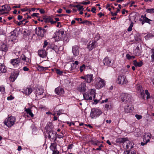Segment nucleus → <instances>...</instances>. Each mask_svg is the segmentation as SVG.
Wrapping results in <instances>:
<instances>
[{
    "mask_svg": "<svg viewBox=\"0 0 154 154\" xmlns=\"http://www.w3.org/2000/svg\"><path fill=\"white\" fill-rule=\"evenodd\" d=\"M57 133L51 130L48 131L46 136L48 138L51 142H54L57 138Z\"/></svg>",
    "mask_w": 154,
    "mask_h": 154,
    "instance_id": "obj_1",
    "label": "nucleus"
},
{
    "mask_svg": "<svg viewBox=\"0 0 154 154\" xmlns=\"http://www.w3.org/2000/svg\"><path fill=\"white\" fill-rule=\"evenodd\" d=\"M16 121L15 117L11 116L8 119H6L4 121V124L8 127H11L14 124Z\"/></svg>",
    "mask_w": 154,
    "mask_h": 154,
    "instance_id": "obj_2",
    "label": "nucleus"
},
{
    "mask_svg": "<svg viewBox=\"0 0 154 154\" xmlns=\"http://www.w3.org/2000/svg\"><path fill=\"white\" fill-rule=\"evenodd\" d=\"M105 81L100 78L98 77L95 79V84L97 88L100 89L102 88L105 85Z\"/></svg>",
    "mask_w": 154,
    "mask_h": 154,
    "instance_id": "obj_3",
    "label": "nucleus"
},
{
    "mask_svg": "<svg viewBox=\"0 0 154 154\" xmlns=\"http://www.w3.org/2000/svg\"><path fill=\"white\" fill-rule=\"evenodd\" d=\"M102 113L101 111L98 109L93 108L91 109L90 115V117L93 119L99 116Z\"/></svg>",
    "mask_w": 154,
    "mask_h": 154,
    "instance_id": "obj_4",
    "label": "nucleus"
},
{
    "mask_svg": "<svg viewBox=\"0 0 154 154\" xmlns=\"http://www.w3.org/2000/svg\"><path fill=\"white\" fill-rule=\"evenodd\" d=\"M117 82L119 84L124 85L126 84L128 81L125 76L123 75H121L118 76Z\"/></svg>",
    "mask_w": 154,
    "mask_h": 154,
    "instance_id": "obj_5",
    "label": "nucleus"
},
{
    "mask_svg": "<svg viewBox=\"0 0 154 154\" xmlns=\"http://www.w3.org/2000/svg\"><path fill=\"white\" fill-rule=\"evenodd\" d=\"M35 33L38 36L43 37L44 34L47 31V30L45 29H42L41 27H38V30L37 28L36 27L35 29Z\"/></svg>",
    "mask_w": 154,
    "mask_h": 154,
    "instance_id": "obj_6",
    "label": "nucleus"
},
{
    "mask_svg": "<svg viewBox=\"0 0 154 154\" xmlns=\"http://www.w3.org/2000/svg\"><path fill=\"white\" fill-rule=\"evenodd\" d=\"M132 100V98L130 94L125 93L123 94L122 100V102L125 101L127 103H129Z\"/></svg>",
    "mask_w": 154,
    "mask_h": 154,
    "instance_id": "obj_7",
    "label": "nucleus"
},
{
    "mask_svg": "<svg viewBox=\"0 0 154 154\" xmlns=\"http://www.w3.org/2000/svg\"><path fill=\"white\" fill-rule=\"evenodd\" d=\"M79 47L75 45L72 47V52L74 57L77 56L79 54Z\"/></svg>",
    "mask_w": 154,
    "mask_h": 154,
    "instance_id": "obj_8",
    "label": "nucleus"
},
{
    "mask_svg": "<svg viewBox=\"0 0 154 154\" xmlns=\"http://www.w3.org/2000/svg\"><path fill=\"white\" fill-rule=\"evenodd\" d=\"M83 96L85 100H92L93 97L94 98L95 97L94 93L91 92L89 94L86 93H84L83 94Z\"/></svg>",
    "mask_w": 154,
    "mask_h": 154,
    "instance_id": "obj_9",
    "label": "nucleus"
},
{
    "mask_svg": "<svg viewBox=\"0 0 154 154\" xmlns=\"http://www.w3.org/2000/svg\"><path fill=\"white\" fill-rule=\"evenodd\" d=\"M19 73V71H16L11 73L9 78L10 81L12 82H14L18 76Z\"/></svg>",
    "mask_w": 154,
    "mask_h": 154,
    "instance_id": "obj_10",
    "label": "nucleus"
},
{
    "mask_svg": "<svg viewBox=\"0 0 154 154\" xmlns=\"http://www.w3.org/2000/svg\"><path fill=\"white\" fill-rule=\"evenodd\" d=\"M77 89L80 92H85L86 89V85L84 82H82L77 87Z\"/></svg>",
    "mask_w": 154,
    "mask_h": 154,
    "instance_id": "obj_11",
    "label": "nucleus"
},
{
    "mask_svg": "<svg viewBox=\"0 0 154 154\" xmlns=\"http://www.w3.org/2000/svg\"><path fill=\"white\" fill-rule=\"evenodd\" d=\"M133 143L131 142L127 138L125 143L124 144V147L125 149H131L133 147Z\"/></svg>",
    "mask_w": 154,
    "mask_h": 154,
    "instance_id": "obj_12",
    "label": "nucleus"
},
{
    "mask_svg": "<svg viewBox=\"0 0 154 154\" xmlns=\"http://www.w3.org/2000/svg\"><path fill=\"white\" fill-rule=\"evenodd\" d=\"M11 63L14 67L18 66L20 63V60L19 58L11 60Z\"/></svg>",
    "mask_w": 154,
    "mask_h": 154,
    "instance_id": "obj_13",
    "label": "nucleus"
},
{
    "mask_svg": "<svg viewBox=\"0 0 154 154\" xmlns=\"http://www.w3.org/2000/svg\"><path fill=\"white\" fill-rule=\"evenodd\" d=\"M44 21L46 23H50L51 24L56 23V21H54L53 19L50 16H45L43 17Z\"/></svg>",
    "mask_w": 154,
    "mask_h": 154,
    "instance_id": "obj_14",
    "label": "nucleus"
},
{
    "mask_svg": "<svg viewBox=\"0 0 154 154\" xmlns=\"http://www.w3.org/2000/svg\"><path fill=\"white\" fill-rule=\"evenodd\" d=\"M55 93L58 95H63L64 93V89L61 87H58L55 90Z\"/></svg>",
    "mask_w": 154,
    "mask_h": 154,
    "instance_id": "obj_15",
    "label": "nucleus"
},
{
    "mask_svg": "<svg viewBox=\"0 0 154 154\" xmlns=\"http://www.w3.org/2000/svg\"><path fill=\"white\" fill-rule=\"evenodd\" d=\"M20 59L24 60V64L28 65L30 62V60L28 57H27L24 54H22L20 57Z\"/></svg>",
    "mask_w": 154,
    "mask_h": 154,
    "instance_id": "obj_16",
    "label": "nucleus"
},
{
    "mask_svg": "<svg viewBox=\"0 0 154 154\" xmlns=\"http://www.w3.org/2000/svg\"><path fill=\"white\" fill-rule=\"evenodd\" d=\"M103 63L105 66L110 67L112 64L111 61L109 60V57H106L103 60Z\"/></svg>",
    "mask_w": 154,
    "mask_h": 154,
    "instance_id": "obj_17",
    "label": "nucleus"
},
{
    "mask_svg": "<svg viewBox=\"0 0 154 154\" xmlns=\"http://www.w3.org/2000/svg\"><path fill=\"white\" fill-rule=\"evenodd\" d=\"M151 137L152 135L151 134L149 133H146L144 134L143 136V140L146 141L147 142H149Z\"/></svg>",
    "mask_w": 154,
    "mask_h": 154,
    "instance_id": "obj_18",
    "label": "nucleus"
},
{
    "mask_svg": "<svg viewBox=\"0 0 154 154\" xmlns=\"http://www.w3.org/2000/svg\"><path fill=\"white\" fill-rule=\"evenodd\" d=\"M38 54L42 57H45L47 56V53L45 50H41L38 51Z\"/></svg>",
    "mask_w": 154,
    "mask_h": 154,
    "instance_id": "obj_19",
    "label": "nucleus"
},
{
    "mask_svg": "<svg viewBox=\"0 0 154 154\" xmlns=\"http://www.w3.org/2000/svg\"><path fill=\"white\" fill-rule=\"evenodd\" d=\"M94 77L91 74L86 75V82L88 83H91L93 80Z\"/></svg>",
    "mask_w": 154,
    "mask_h": 154,
    "instance_id": "obj_20",
    "label": "nucleus"
},
{
    "mask_svg": "<svg viewBox=\"0 0 154 154\" xmlns=\"http://www.w3.org/2000/svg\"><path fill=\"white\" fill-rule=\"evenodd\" d=\"M2 9H0V11L2 12L4 11H8L11 10V8L10 6L8 5H3L2 6Z\"/></svg>",
    "mask_w": 154,
    "mask_h": 154,
    "instance_id": "obj_21",
    "label": "nucleus"
},
{
    "mask_svg": "<svg viewBox=\"0 0 154 154\" xmlns=\"http://www.w3.org/2000/svg\"><path fill=\"white\" fill-rule=\"evenodd\" d=\"M127 138H119L116 139V142L118 143H125Z\"/></svg>",
    "mask_w": 154,
    "mask_h": 154,
    "instance_id": "obj_22",
    "label": "nucleus"
},
{
    "mask_svg": "<svg viewBox=\"0 0 154 154\" xmlns=\"http://www.w3.org/2000/svg\"><path fill=\"white\" fill-rule=\"evenodd\" d=\"M43 90L42 88H36V91L35 94L36 96H37V95H41L43 93Z\"/></svg>",
    "mask_w": 154,
    "mask_h": 154,
    "instance_id": "obj_23",
    "label": "nucleus"
},
{
    "mask_svg": "<svg viewBox=\"0 0 154 154\" xmlns=\"http://www.w3.org/2000/svg\"><path fill=\"white\" fill-rule=\"evenodd\" d=\"M96 46V45L94 42H90L89 43L88 48L89 50H91L95 48Z\"/></svg>",
    "mask_w": 154,
    "mask_h": 154,
    "instance_id": "obj_24",
    "label": "nucleus"
},
{
    "mask_svg": "<svg viewBox=\"0 0 154 154\" xmlns=\"http://www.w3.org/2000/svg\"><path fill=\"white\" fill-rule=\"evenodd\" d=\"M137 89L138 91H139L140 92V94L143 96V98H144L145 94L142 87L140 85H137Z\"/></svg>",
    "mask_w": 154,
    "mask_h": 154,
    "instance_id": "obj_25",
    "label": "nucleus"
},
{
    "mask_svg": "<svg viewBox=\"0 0 154 154\" xmlns=\"http://www.w3.org/2000/svg\"><path fill=\"white\" fill-rule=\"evenodd\" d=\"M133 107L131 105H128L125 108V112L127 113L131 112L133 111Z\"/></svg>",
    "mask_w": 154,
    "mask_h": 154,
    "instance_id": "obj_26",
    "label": "nucleus"
},
{
    "mask_svg": "<svg viewBox=\"0 0 154 154\" xmlns=\"http://www.w3.org/2000/svg\"><path fill=\"white\" fill-rule=\"evenodd\" d=\"M11 35L10 36V39L12 41H13L16 38V34L14 32V31L11 32Z\"/></svg>",
    "mask_w": 154,
    "mask_h": 154,
    "instance_id": "obj_27",
    "label": "nucleus"
},
{
    "mask_svg": "<svg viewBox=\"0 0 154 154\" xmlns=\"http://www.w3.org/2000/svg\"><path fill=\"white\" fill-rule=\"evenodd\" d=\"M141 18L143 19V20L145 21V22L146 23H148L149 24H150V21H152V20L148 18L146 16V15L145 14L144 15H141Z\"/></svg>",
    "mask_w": 154,
    "mask_h": 154,
    "instance_id": "obj_28",
    "label": "nucleus"
},
{
    "mask_svg": "<svg viewBox=\"0 0 154 154\" xmlns=\"http://www.w3.org/2000/svg\"><path fill=\"white\" fill-rule=\"evenodd\" d=\"M53 128V125L52 123L51 122H49L48 123L47 125H46L45 128L46 129V130L48 131L51 130V129Z\"/></svg>",
    "mask_w": 154,
    "mask_h": 154,
    "instance_id": "obj_29",
    "label": "nucleus"
},
{
    "mask_svg": "<svg viewBox=\"0 0 154 154\" xmlns=\"http://www.w3.org/2000/svg\"><path fill=\"white\" fill-rule=\"evenodd\" d=\"M133 62V64L136 67H141L143 64L142 61H140L137 62L136 60H134Z\"/></svg>",
    "mask_w": 154,
    "mask_h": 154,
    "instance_id": "obj_30",
    "label": "nucleus"
},
{
    "mask_svg": "<svg viewBox=\"0 0 154 154\" xmlns=\"http://www.w3.org/2000/svg\"><path fill=\"white\" fill-rule=\"evenodd\" d=\"M50 149L52 151L56 150L57 149V144L55 143H51L50 147Z\"/></svg>",
    "mask_w": 154,
    "mask_h": 154,
    "instance_id": "obj_31",
    "label": "nucleus"
},
{
    "mask_svg": "<svg viewBox=\"0 0 154 154\" xmlns=\"http://www.w3.org/2000/svg\"><path fill=\"white\" fill-rule=\"evenodd\" d=\"M1 50L3 51L6 52L8 50V47L7 45L5 44L1 45L0 47Z\"/></svg>",
    "mask_w": 154,
    "mask_h": 154,
    "instance_id": "obj_32",
    "label": "nucleus"
},
{
    "mask_svg": "<svg viewBox=\"0 0 154 154\" xmlns=\"http://www.w3.org/2000/svg\"><path fill=\"white\" fill-rule=\"evenodd\" d=\"M25 111L27 114H29L31 117H33L34 115L32 113V111L29 108L26 109Z\"/></svg>",
    "mask_w": 154,
    "mask_h": 154,
    "instance_id": "obj_33",
    "label": "nucleus"
},
{
    "mask_svg": "<svg viewBox=\"0 0 154 154\" xmlns=\"http://www.w3.org/2000/svg\"><path fill=\"white\" fill-rule=\"evenodd\" d=\"M80 24H85V25L89 26L90 25H92V23L90 21H89L87 20H85L84 21L79 22Z\"/></svg>",
    "mask_w": 154,
    "mask_h": 154,
    "instance_id": "obj_34",
    "label": "nucleus"
},
{
    "mask_svg": "<svg viewBox=\"0 0 154 154\" xmlns=\"http://www.w3.org/2000/svg\"><path fill=\"white\" fill-rule=\"evenodd\" d=\"M25 94L27 95H29L32 92V90L31 88H27L25 90Z\"/></svg>",
    "mask_w": 154,
    "mask_h": 154,
    "instance_id": "obj_35",
    "label": "nucleus"
},
{
    "mask_svg": "<svg viewBox=\"0 0 154 154\" xmlns=\"http://www.w3.org/2000/svg\"><path fill=\"white\" fill-rule=\"evenodd\" d=\"M135 51L136 55L138 56L139 55L141 52V51L140 49V48L138 46L136 47Z\"/></svg>",
    "mask_w": 154,
    "mask_h": 154,
    "instance_id": "obj_36",
    "label": "nucleus"
},
{
    "mask_svg": "<svg viewBox=\"0 0 154 154\" xmlns=\"http://www.w3.org/2000/svg\"><path fill=\"white\" fill-rule=\"evenodd\" d=\"M91 142L93 145L95 146H97L100 143V142L97 140H92L91 141Z\"/></svg>",
    "mask_w": 154,
    "mask_h": 154,
    "instance_id": "obj_37",
    "label": "nucleus"
},
{
    "mask_svg": "<svg viewBox=\"0 0 154 154\" xmlns=\"http://www.w3.org/2000/svg\"><path fill=\"white\" fill-rule=\"evenodd\" d=\"M151 57L152 61H154V49H152L151 50Z\"/></svg>",
    "mask_w": 154,
    "mask_h": 154,
    "instance_id": "obj_38",
    "label": "nucleus"
},
{
    "mask_svg": "<svg viewBox=\"0 0 154 154\" xmlns=\"http://www.w3.org/2000/svg\"><path fill=\"white\" fill-rule=\"evenodd\" d=\"M79 64V62L77 61H75L74 63H72L71 64V67H77V66Z\"/></svg>",
    "mask_w": 154,
    "mask_h": 154,
    "instance_id": "obj_39",
    "label": "nucleus"
},
{
    "mask_svg": "<svg viewBox=\"0 0 154 154\" xmlns=\"http://www.w3.org/2000/svg\"><path fill=\"white\" fill-rule=\"evenodd\" d=\"M145 11L147 13H154V8H150L146 9Z\"/></svg>",
    "mask_w": 154,
    "mask_h": 154,
    "instance_id": "obj_40",
    "label": "nucleus"
},
{
    "mask_svg": "<svg viewBox=\"0 0 154 154\" xmlns=\"http://www.w3.org/2000/svg\"><path fill=\"white\" fill-rule=\"evenodd\" d=\"M97 146H98V148H97L96 149H95L94 148H93V150L96 149V150H97L100 151L102 149L101 148L102 147H103V145L102 144H100V143Z\"/></svg>",
    "mask_w": 154,
    "mask_h": 154,
    "instance_id": "obj_41",
    "label": "nucleus"
},
{
    "mask_svg": "<svg viewBox=\"0 0 154 154\" xmlns=\"http://www.w3.org/2000/svg\"><path fill=\"white\" fill-rule=\"evenodd\" d=\"M126 57L127 59H128V60L134 59L135 58L134 56H131L128 54H126Z\"/></svg>",
    "mask_w": 154,
    "mask_h": 154,
    "instance_id": "obj_42",
    "label": "nucleus"
},
{
    "mask_svg": "<svg viewBox=\"0 0 154 154\" xmlns=\"http://www.w3.org/2000/svg\"><path fill=\"white\" fill-rule=\"evenodd\" d=\"M124 154H136L135 153L134 151H125L124 152Z\"/></svg>",
    "mask_w": 154,
    "mask_h": 154,
    "instance_id": "obj_43",
    "label": "nucleus"
},
{
    "mask_svg": "<svg viewBox=\"0 0 154 154\" xmlns=\"http://www.w3.org/2000/svg\"><path fill=\"white\" fill-rule=\"evenodd\" d=\"M75 7L78 8L79 11H81V10H83V6H80L79 5H76L74 6Z\"/></svg>",
    "mask_w": 154,
    "mask_h": 154,
    "instance_id": "obj_44",
    "label": "nucleus"
},
{
    "mask_svg": "<svg viewBox=\"0 0 154 154\" xmlns=\"http://www.w3.org/2000/svg\"><path fill=\"white\" fill-rule=\"evenodd\" d=\"M145 94L147 95V96H146L147 99H148L149 98H150L149 93V92L147 90H146L145 91Z\"/></svg>",
    "mask_w": 154,
    "mask_h": 154,
    "instance_id": "obj_45",
    "label": "nucleus"
},
{
    "mask_svg": "<svg viewBox=\"0 0 154 154\" xmlns=\"http://www.w3.org/2000/svg\"><path fill=\"white\" fill-rule=\"evenodd\" d=\"M133 26V23H131L128 29V32L131 31L132 30V28Z\"/></svg>",
    "mask_w": 154,
    "mask_h": 154,
    "instance_id": "obj_46",
    "label": "nucleus"
},
{
    "mask_svg": "<svg viewBox=\"0 0 154 154\" xmlns=\"http://www.w3.org/2000/svg\"><path fill=\"white\" fill-rule=\"evenodd\" d=\"M6 68H0V72L5 73L6 72Z\"/></svg>",
    "mask_w": 154,
    "mask_h": 154,
    "instance_id": "obj_47",
    "label": "nucleus"
},
{
    "mask_svg": "<svg viewBox=\"0 0 154 154\" xmlns=\"http://www.w3.org/2000/svg\"><path fill=\"white\" fill-rule=\"evenodd\" d=\"M56 71V72L58 74L61 75L63 73V72L62 71H60L59 69H55Z\"/></svg>",
    "mask_w": 154,
    "mask_h": 154,
    "instance_id": "obj_48",
    "label": "nucleus"
},
{
    "mask_svg": "<svg viewBox=\"0 0 154 154\" xmlns=\"http://www.w3.org/2000/svg\"><path fill=\"white\" fill-rule=\"evenodd\" d=\"M0 91L2 93H4L5 91V88L3 86H0Z\"/></svg>",
    "mask_w": 154,
    "mask_h": 154,
    "instance_id": "obj_49",
    "label": "nucleus"
},
{
    "mask_svg": "<svg viewBox=\"0 0 154 154\" xmlns=\"http://www.w3.org/2000/svg\"><path fill=\"white\" fill-rule=\"evenodd\" d=\"M48 68H37L38 70L40 72L45 70L47 69Z\"/></svg>",
    "mask_w": 154,
    "mask_h": 154,
    "instance_id": "obj_50",
    "label": "nucleus"
},
{
    "mask_svg": "<svg viewBox=\"0 0 154 154\" xmlns=\"http://www.w3.org/2000/svg\"><path fill=\"white\" fill-rule=\"evenodd\" d=\"M48 42H47V40L45 41L44 43V45H43V48H45L47 45H48Z\"/></svg>",
    "mask_w": 154,
    "mask_h": 154,
    "instance_id": "obj_51",
    "label": "nucleus"
},
{
    "mask_svg": "<svg viewBox=\"0 0 154 154\" xmlns=\"http://www.w3.org/2000/svg\"><path fill=\"white\" fill-rule=\"evenodd\" d=\"M13 99H14V97H13L11 95L10 96L8 97L7 98V99L8 100H12Z\"/></svg>",
    "mask_w": 154,
    "mask_h": 154,
    "instance_id": "obj_52",
    "label": "nucleus"
},
{
    "mask_svg": "<svg viewBox=\"0 0 154 154\" xmlns=\"http://www.w3.org/2000/svg\"><path fill=\"white\" fill-rule=\"evenodd\" d=\"M143 142H141L140 143L141 145L142 146H144V145H146L147 144V143L148 142L146 141L145 140H143Z\"/></svg>",
    "mask_w": 154,
    "mask_h": 154,
    "instance_id": "obj_53",
    "label": "nucleus"
},
{
    "mask_svg": "<svg viewBox=\"0 0 154 154\" xmlns=\"http://www.w3.org/2000/svg\"><path fill=\"white\" fill-rule=\"evenodd\" d=\"M135 117L138 120L141 119L142 118V116H141L137 114H136L135 115Z\"/></svg>",
    "mask_w": 154,
    "mask_h": 154,
    "instance_id": "obj_54",
    "label": "nucleus"
},
{
    "mask_svg": "<svg viewBox=\"0 0 154 154\" xmlns=\"http://www.w3.org/2000/svg\"><path fill=\"white\" fill-rule=\"evenodd\" d=\"M52 154H59V152L57 150L52 151Z\"/></svg>",
    "mask_w": 154,
    "mask_h": 154,
    "instance_id": "obj_55",
    "label": "nucleus"
},
{
    "mask_svg": "<svg viewBox=\"0 0 154 154\" xmlns=\"http://www.w3.org/2000/svg\"><path fill=\"white\" fill-rule=\"evenodd\" d=\"M39 15V14L38 13H34L33 14H32V16L33 17H38Z\"/></svg>",
    "mask_w": 154,
    "mask_h": 154,
    "instance_id": "obj_56",
    "label": "nucleus"
},
{
    "mask_svg": "<svg viewBox=\"0 0 154 154\" xmlns=\"http://www.w3.org/2000/svg\"><path fill=\"white\" fill-rule=\"evenodd\" d=\"M64 137V136L63 134L62 135L57 134V137L58 138H63Z\"/></svg>",
    "mask_w": 154,
    "mask_h": 154,
    "instance_id": "obj_57",
    "label": "nucleus"
},
{
    "mask_svg": "<svg viewBox=\"0 0 154 154\" xmlns=\"http://www.w3.org/2000/svg\"><path fill=\"white\" fill-rule=\"evenodd\" d=\"M90 2L89 1V2H82L81 4L83 5H87V4H90Z\"/></svg>",
    "mask_w": 154,
    "mask_h": 154,
    "instance_id": "obj_58",
    "label": "nucleus"
},
{
    "mask_svg": "<svg viewBox=\"0 0 154 154\" xmlns=\"http://www.w3.org/2000/svg\"><path fill=\"white\" fill-rule=\"evenodd\" d=\"M96 10V9L95 8H92V9L91 10V11L93 13H95V11Z\"/></svg>",
    "mask_w": 154,
    "mask_h": 154,
    "instance_id": "obj_59",
    "label": "nucleus"
},
{
    "mask_svg": "<svg viewBox=\"0 0 154 154\" xmlns=\"http://www.w3.org/2000/svg\"><path fill=\"white\" fill-rule=\"evenodd\" d=\"M112 16H116L117 15V14H116V13H113L112 11L110 12Z\"/></svg>",
    "mask_w": 154,
    "mask_h": 154,
    "instance_id": "obj_60",
    "label": "nucleus"
},
{
    "mask_svg": "<svg viewBox=\"0 0 154 154\" xmlns=\"http://www.w3.org/2000/svg\"><path fill=\"white\" fill-rule=\"evenodd\" d=\"M73 145L72 144H70L68 146V149H72Z\"/></svg>",
    "mask_w": 154,
    "mask_h": 154,
    "instance_id": "obj_61",
    "label": "nucleus"
},
{
    "mask_svg": "<svg viewBox=\"0 0 154 154\" xmlns=\"http://www.w3.org/2000/svg\"><path fill=\"white\" fill-rule=\"evenodd\" d=\"M39 11L41 14H44L45 12V11L43 9H39Z\"/></svg>",
    "mask_w": 154,
    "mask_h": 154,
    "instance_id": "obj_62",
    "label": "nucleus"
},
{
    "mask_svg": "<svg viewBox=\"0 0 154 154\" xmlns=\"http://www.w3.org/2000/svg\"><path fill=\"white\" fill-rule=\"evenodd\" d=\"M98 15L100 17H101L102 16H104V14L101 12H100L98 14Z\"/></svg>",
    "mask_w": 154,
    "mask_h": 154,
    "instance_id": "obj_63",
    "label": "nucleus"
},
{
    "mask_svg": "<svg viewBox=\"0 0 154 154\" xmlns=\"http://www.w3.org/2000/svg\"><path fill=\"white\" fill-rule=\"evenodd\" d=\"M22 16L20 15H19L18 16L17 19L19 20H20L22 18Z\"/></svg>",
    "mask_w": 154,
    "mask_h": 154,
    "instance_id": "obj_64",
    "label": "nucleus"
}]
</instances>
